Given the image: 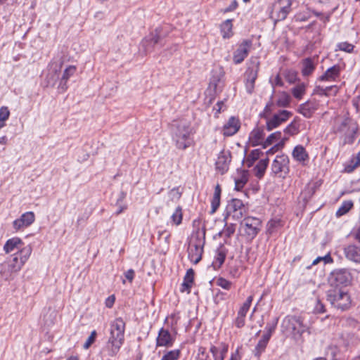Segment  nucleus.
Masks as SVG:
<instances>
[{
	"mask_svg": "<svg viewBox=\"0 0 360 360\" xmlns=\"http://www.w3.org/2000/svg\"><path fill=\"white\" fill-rule=\"evenodd\" d=\"M225 258L226 253L222 250H217L214 259L212 262L214 268L219 269L224 262Z\"/></svg>",
	"mask_w": 360,
	"mask_h": 360,
	"instance_id": "ea45409f",
	"label": "nucleus"
},
{
	"mask_svg": "<svg viewBox=\"0 0 360 360\" xmlns=\"http://www.w3.org/2000/svg\"><path fill=\"white\" fill-rule=\"evenodd\" d=\"M340 67L338 65H333L328 68L321 76L319 77V80L321 82H333L339 77L340 74Z\"/></svg>",
	"mask_w": 360,
	"mask_h": 360,
	"instance_id": "5701e85b",
	"label": "nucleus"
},
{
	"mask_svg": "<svg viewBox=\"0 0 360 360\" xmlns=\"http://www.w3.org/2000/svg\"><path fill=\"white\" fill-rule=\"evenodd\" d=\"M115 298L114 295L109 296L105 300V306L108 308H111L114 304Z\"/></svg>",
	"mask_w": 360,
	"mask_h": 360,
	"instance_id": "338daca9",
	"label": "nucleus"
},
{
	"mask_svg": "<svg viewBox=\"0 0 360 360\" xmlns=\"http://www.w3.org/2000/svg\"><path fill=\"white\" fill-rule=\"evenodd\" d=\"M285 78L290 83H294L296 81L297 73L295 71L290 70L285 74Z\"/></svg>",
	"mask_w": 360,
	"mask_h": 360,
	"instance_id": "bf43d9fd",
	"label": "nucleus"
},
{
	"mask_svg": "<svg viewBox=\"0 0 360 360\" xmlns=\"http://www.w3.org/2000/svg\"><path fill=\"white\" fill-rule=\"evenodd\" d=\"M352 276L347 269H334L328 276L330 288H342L351 283Z\"/></svg>",
	"mask_w": 360,
	"mask_h": 360,
	"instance_id": "0eeeda50",
	"label": "nucleus"
},
{
	"mask_svg": "<svg viewBox=\"0 0 360 360\" xmlns=\"http://www.w3.org/2000/svg\"><path fill=\"white\" fill-rule=\"evenodd\" d=\"M321 261H323L325 264H330L333 262V258L330 254H327L324 257H318L316 259H315L312 262V265H316Z\"/></svg>",
	"mask_w": 360,
	"mask_h": 360,
	"instance_id": "5fc2aeb1",
	"label": "nucleus"
},
{
	"mask_svg": "<svg viewBox=\"0 0 360 360\" xmlns=\"http://www.w3.org/2000/svg\"><path fill=\"white\" fill-rule=\"evenodd\" d=\"M327 300L334 307L345 311L352 304V300L347 291L342 288H330L327 291Z\"/></svg>",
	"mask_w": 360,
	"mask_h": 360,
	"instance_id": "423d86ee",
	"label": "nucleus"
},
{
	"mask_svg": "<svg viewBox=\"0 0 360 360\" xmlns=\"http://www.w3.org/2000/svg\"><path fill=\"white\" fill-rule=\"evenodd\" d=\"M283 132L289 136L297 134L300 132L299 123L294 120L284 129Z\"/></svg>",
	"mask_w": 360,
	"mask_h": 360,
	"instance_id": "e433bc0d",
	"label": "nucleus"
},
{
	"mask_svg": "<svg viewBox=\"0 0 360 360\" xmlns=\"http://www.w3.org/2000/svg\"><path fill=\"white\" fill-rule=\"evenodd\" d=\"M354 203L352 200H345L342 202L340 207L336 212V216L340 217L345 214H347L353 207Z\"/></svg>",
	"mask_w": 360,
	"mask_h": 360,
	"instance_id": "4c0bfd02",
	"label": "nucleus"
},
{
	"mask_svg": "<svg viewBox=\"0 0 360 360\" xmlns=\"http://www.w3.org/2000/svg\"><path fill=\"white\" fill-rule=\"evenodd\" d=\"M240 127L238 119L231 117L223 127V134L225 136H231L238 132Z\"/></svg>",
	"mask_w": 360,
	"mask_h": 360,
	"instance_id": "412c9836",
	"label": "nucleus"
},
{
	"mask_svg": "<svg viewBox=\"0 0 360 360\" xmlns=\"http://www.w3.org/2000/svg\"><path fill=\"white\" fill-rule=\"evenodd\" d=\"M345 257L354 263H360V245H349L343 250Z\"/></svg>",
	"mask_w": 360,
	"mask_h": 360,
	"instance_id": "aec40b11",
	"label": "nucleus"
},
{
	"mask_svg": "<svg viewBox=\"0 0 360 360\" xmlns=\"http://www.w3.org/2000/svg\"><path fill=\"white\" fill-rule=\"evenodd\" d=\"M227 214L235 219H241L246 213V208L240 199L233 198L227 205Z\"/></svg>",
	"mask_w": 360,
	"mask_h": 360,
	"instance_id": "4468645a",
	"label": "nucleus"
},
{
	"mask_svg": "<svg viewBox=\"0 0 360 360\" xmlns=\"http://www.w3.org/2000/svg\"><path fill=\"white\" fill-rule=\"evenodd\" d=\"M10 115V111L8 107L2 106L0 108V120L5 122Z\"/></svg>",
	"mask_w": 360,
	"mask_h": 360,
	"instance_id": "6e6d98bb",
	"label": "nucleus"
},
{
	"mask_svg": "<svg viewBox=\"0 0 360 360\" xmlns=\"http://www.w3.org/2000/svg\"><path fill=\"white\" fill-rule=\"evenodd\" d=\"M337 47L339 50L347 52L352 53L354 50V46L352 44H349L347 41L340 42L338 44Z\"/></svg>",
	"mask_w": 360,
	"mask_h": 360,
	"instance_id": "8fccbe9b",
	"label": "nucleus"
},
{
	"mask_svg": "<svg viewBox=\"0 0 360 360\" xmlns=\"http://www.w3.org/2000/svg\"><path fill=\"white\" fill-rule=\"evenodd\" d=\"M135 272L133 269H129L124 273L126 278L131 283L134 280Z\"/></svg>",
	"mask_w": 360,
	"mask_h": 360,
	"instance_id": "0e129e2a",
	"label": "nucleus"
},
{
	"mask_svg": "<svg viewBox=\"0 0 360 360\" xmlns=\"http://www.w3.org/2000/svg\"><path fill=\"white\" fill-rule=\"evenodd\" d=\"M125 327L126 323L120 317L111 321L110 323L109 337L108 340L124 344Z\"/></svg>",
	"mask_w": 360,
	"mask_h": 360,
	"instance_id": "1a4fd4ad",
	"label": "nucleus"
},
{
	"mask_svg": "<svg viewBox=\"0 0 360 360\" xmlns=\"http://www.w3.org/2000/svg\"><path fill=\"white\" fill-rule=\"evenodd\" d=\"M63 65V61H60L58 63L56 62L52 61L49 64L50 68L54 71L55 72H60L61 67Z\"/></svg>",
	"mask_w": 360,
	"mask_h": 360,
	"instance_id": "052dcab7",
	"label": "nucleus"
},
{
	"mask_svg": "<svg viewBox=\"0 0 360 360\" xmlns=\"http://www.w3.org/2000/svg\"><path fill=\"white\" fill-rule=\"evenodd\" d=\"M193 128L187 121L181 120L172 125V139L179 150H186L193 144Z\"/></svg>",
	"mask_w": 360,
	"mask_h": 360,
	"instance_id": "f03ea898",
	"label": "nucleus"
},
{
	"mask_svg": "<svg viewBox=\"0 0 360 360\" xmlns=\"http://www.w3.org/2000/svg\"><path fill=\"white\" fill-rule=\"evenodd\" d=\"M221 190L220 186L217 184L214 188V195L211 201L212 205V213L216 212L220 205V197H221Z\"/></svg>",
	"mask_w": 360,
	"mask_h": 360,
	"instance_id": "f704fd0d",
	"label": "nucleus"
},
{
	"mask_svg": "<svg viewBox=\"0 0 360 360\" xmlns=\"http://www.w3.org/2000/svg\"><path fill=\"white\" fill-rule=\"evenodd\" d=\"M205 232L200 231L193 233L189 240L188 246V258L196 264L202 259L203 248L205 243Z\"/></svg>",
	"mask_w": 360,
	"mask_h": 360,
	"instance_id": "20e7f679",
	"label": "nucleus"
},
{
	"mask_svg": "<svg viewBox=\"0 0 360 360\" xmlns=\"http://www.w3.org/2000/svg\"><path fill=\"white\" fill-rule=\"evenodd\" d=\"M315 64L310 58H305L302 62V74L303 76H309L312 74L315 70Z\"/></svg>",
	"mask_w": 360,
	"mask_h": 360,
	"instance_id": "2f4dec72",
	"label": "nucleus"
},
{
	"mask_svg": "<svg viewBox=\"0 0 360 360\" xmlns=\"http://www.w3.org/2000/svg\"><path fill=\"white\" fill-rule=\"evenodd\" d=\"M289 163L286 155H277L271 165L272 172L279 177L285 178L290 171Z\"/></svg>",
	"mask_w": 360,
	"mask_h": 360,
	"instance_id": "f8f14e48",
	"label": "nucleus"
},
{
	"mask_svg": "<svg viewBox=\"0 0 360 360\" xmlns=\"http://www.w3.org/2000/svg\"><path fill=\"white\" fill-rule=\"evenodd\" d=\"M267 344L264 341L259 340L255 347V356H259L266 349Z\"/></svg>",
	"mask_w": 360,
	"mask_h": 360,
	"instance_id": "864d4df0",
	"label": "nucleus"
},
{
	"mask_svg": "<svg viewBox=\"0 0 360 360\" xmlns=\"http://www.w3.org/2000/svg\"><path fill=\"white\" fill-rule=\"evenodd\" d=\"M314 310L317 313H323L325 311L324 305L319 300H317V302H316V304L315 306Z\"/></svg>",
	"mask_w": 360,
	"mask_h": 360,
	"instance_id": "69168bd1",
	"label": "nucleus"
},
{
	"mask_svg": "<svg viewBox=\"0 0 360 360\" xmlns=\"http://www.w3.org/2000/svg\"><path fill=\"white\" fill-rule=\"evenodd\" d=\"M198 360H211L207 352L206 348L200 347L198 349L197 356Z\"/></svg>",
	"mask_w": 360,
	"mask_h": 360,
	"instance_id": "3c124183",
	"label": "nucleus"
},
{
	"mask_svg": "<svg viewBox=\"0 0 360 360\" xmlns=\"http://www.w3.org/2000/svg\"><path fill=\"white\" fill-rule=\"evenodd\" d=\"M314 94L325 96H329V94L327 92V89H325V88H323L320 86H316L315 87V89H314Z\"/></svg>",
	"mask_w": 360,
	"mask_h": 360,
	"instance_id": "13d9d810",
	"label": "nucleus"
},
{
	"mask_svg": "<svg viewBox=\"0 0 360 360\" xmlns=\"http://www.w3.org/2000/svg\"><path fill=\"white\" fill-rule=\"evenodd\" d=\"M216 285L225 290H230L232 283L223 277H219L215 281Z\"/></svg>",
	"mask_w": 360,
	"mask_h": 360,
	"instance_id": "a18cd8bd",
	"label": "nucleus"
},
{
	"mask_svg": "<svg viewBox=\"0 0 360 360\" xmlns=\"http://www.w3.org/2000/svg\"><path fill=\"white\" fill-rule=\"evenodd\" d=\"M268 164H269L268 158L260 160L258 162V163L254 168L255 174L257 177L260 179L264 176L266 169L268 166Z\"/></svg>",
	"mask_w": 360,
	"mask_h": 360,
	"instance_id": "72a5a7b5",
	"label": "nucleus"
},
{
	"mask_svg": "<svg viewBox=\"0 0 360 360\" xmlns=\"http://www.w3.org/2000/svg\"><path fill=\"white\" fill-rule=\"evenodd\" d=\"M232 28L231 20H226L221 23L220 29L223 38L229 39L233 35Z\"/></svg>",
	"mask_w": 360,
	"mask_h": 360,
	"instance_id": "473e14b6",
	"label": "nucleus"
},
{
	"mask_svg": "<svg viewBox=\"0 0 360 360\" xmlns=\"http://www.w3.org/2000/svg\"><path fill=\"white\" fill-rule=\"evenodd\" d=\"M236 225L235 224H227L226 223L225 226L221 232V234L227 238H230L236 231Z\"/></svg>",
	"mask_w": 360,
	"mask_h": 360,
	"instance_id": "49530a36",
	"label": "nucleus"
},
{
	"mask_svg": "<svg viewBox=\"0 0 360 360\" xmlns=\"http://www.w3.org/2000/svg\"><path fill=\"white\" fill-rule=\"evenodd\" d=\"M97 333L96 330H93L88 339L84 342L83 347L85 349H87L90 347V346L95 342Z\"/></svg>",
	"mask_w": 360,
	"mask_h": 360,
	"instance_id": "603ef678",
	"label": "nucleus"
},
{
	"mask_svg": "<svg viewBox=\"0 0 360 360\" xmlns=\"http://www.w3.org/2000/svg\"><path fill=\"white\" fill-rule=\"evenodd\" d=\"M292 156L295 160L303 165H304V162L309 160V155L307 152L301 145H297L294 148L292 152Z\"/></svg>",
	"mask_w": 360,
	"mask_h": 360,
	"instance_id": "393cba45",
	"label": "nucleus"
},
{
	"mask_svg": "<svg viewBox=\"0 0 360 360\" xmlns=\"http://www.w3.org/2000/svg\"><path fill=\"white\" fill-rule=\"evenodd\" d=\"M183 218V214H182V209L180 206H178L174 212L171 216V220L172 222V224L175 226H179L181 224Z\"/></svg>",
	"mask_w": 360,
	"mask_h": 360,
	"instance_id": "79ce46f5",
	"label": "nucleus"
},
{
	"mask_svg": "<svg viewBox=\"0 0 360 360\" xmlns=\"http://www.w3.org/2000/svg\"><path fill=\"white\" fill-rule=\"evenodd\" d=\"M25 244L22 242V240L18 238V237H13L12 238L8 239L6 243L4 245V252L8 254L10 253L15 250H21L22 248H25Z\"/></svg>",
	"mask_w": 360,
	"mask_h": 360,
	"instance_id": "b1692460",
	"label": "nucleus"
},
{
	"mask_svg": "<svg viewBox=\"0 0 360 360\" xmlns=\"http://www.w3.org/2000/svg\"><path fill=\"white\" fill-rule=\"evenodd\" d=\"M315 193V186L313 184H308L302 192L304 199L307 200Z\"/></svg>",
	"mask_w": 360,
	"mask_h": 360,
	"instance_id": "de8ad7c7",
	"label": "nucleus"
},
{
	"mask_svg": "<svg viewBox=\"0 0 360 360\" xmlns=\"http://www.w3.org/2000/svg\"><path fill=\"white\" fill-rule=\"evenodd\" d=\"M276 103H275L272 100L268 101L264 108L262 112L259 113V117L262 119H266V117L276 114Z\"/></svg>",
	"mask_w": 360,
	"mask_h": 360,
	"instance_id": "c756f323",
	"label": "nucleus"
},
{
	"mask_svg": "<svg viewBox=\"0 0 360 360\" xmlns=\"http://www.w3.org/2000/svg\"><path fill=\"white\" fill-rule=\"evenodd\" d=\"M262 227V221L259 218L245 217L240 223V231L248 240H253Z\"/></svg>",
	"mask_w": 360,
	"mask_h": 360,
	"instance_id": "6e6552de",
	"label": "nucleus"
},
{
	"mask_svg": "<svg viewBox=\"0 0 360 360\" xmlns=\"http://www.w3.org/2000/svg\"><path fill=\"white\" fill-rule=\"evenodd\" d=\"M262 154V152L260 149H255L252 150L246 158L247 167H252L254 162L259 158Z\"/></svg>",
	"mask_w": 360,
	"mask_h": 360,
	"instance_id": "58836bf2",
	"label": "nucleus"
},
{
	"mask_svg": "<svg viewBox=\"0 0 360 360\" xmlns=\"http://www.w3.org/2000/svg\"><path fill=\"white\" fill-rule=\"evenodd\" d=\"M180 351L179 349L172 350L165 354L161 360H177Z\"/></svg>",
	"mask_w": 360,
	"mask_h": 360,
	"instance_id": "09e8293b",
	"label": "nucleus"
},
{
	"mask_svg": "<svg viewBox=\"0 0 360 360\" xmlns=\"http://www.w3.org/2000/svg\"><path fill=\"white\" fill-rule=\"evenodd\" d=\"M224 72L221 70H214L212 72L209 87L207 90V92L212 96L210 100V103L214 100L216 95L222 91L224 88V82L222 79L224 78Z\"/></svg>",
	"mask_w": 360,
	"mask_h": 360,
	"instance_id": "9b49d317",
	"label": "nucleus"
},
{
	"mask_svg": "<svg viewBox=\"0 0 360 360\" xmlns=\"http://www.w3.org/2000/svg\"><path fill=\"white\" fill-rule=\"evenodd\" d=\"M220 349H219L216 346L212 345L210 348V352L212 353V356L214 360L218 359V353L219 352Z\"/></svg>",
	"mask_w": 360,
	"mask_h": 360,
	"instance_id": "e2e57ef3",
	"label": "nucleus"
},
{
	"mask_svg": "<svg viewBox=\"0 0 360 360\" xmlns=\"http://www.w3.org/2000/svg\"><path fill=\"white\" fill-rule=\"evenodd\" d=\"M288 139V137H282V133L281 131H275L272 134H271L264 141L263 144V148H266L268 146L272 145L273 143L281 141L282 143V145L284 144L285 141Z\"/></svg>",
	"mask_w": 360,
	"mask_h": 360,
	"instance_id": "bb28decb",
	"label": "nucleus"
},
{
	"mask_svg": "<svg viewBox=\"0 0 360 360\" xmlns=\"http://www.w3.org/2000/svg\"><path fill=\"white\" fill-rule=\"evenodd\" d=\"M229 346L227 344L221 342L220 350H219V356L218 355V359L224 360V358L226 355V353L228 352Z\"/></svg>",
	"mask_w": 360,
	"mask_h": 360,
	"instance_id": "4d7b16f0",
	"label": "nucleus"
},
{
	"mask_svg": "<svg viewBox=\"0 0 360 360\" xmlns=\"http://www.w3.org/2000/svg\"><path fill=\"white\" fill-rule=\"evenodd\" d=\"M231 155L229 150H222L218 155L215 167L217 171L220 174H224L229 169V164L231 162Z\"/></svg>",
	"mask_w": 360,
	"mask_h": 360,
	"instance_id": "dca6fc26",
	"label": "nucleus"
},
{
	"mask_svg": "<svg viewBox=\"0 0 360 360\" xmlns=\"http://www.w3.org/2000/svg\"><path fill=\"white\" fill-rule=\"evenodd\" d=\"M265 133L262 127H257L252 129L249 134V143L252 146L262 145L263 146Z\"/></svg>",
	"mask_w": 360,
	"mask_h": 360,
	"instance_id": "6ab92c4d",
	"label": "nucleus"
},
{
	"mask_svg": "<svg viewBox=\"0 0 360 360\" xmlns=\"http://www.w3.org/2000/svg\"><path fill=\"white\" fill-rule=\"evenodd\" d=\"M32 252L31 245H26L25 248L19 250L16 253L7 258L0 265V274L6 281L13 280L15 274L19 272Z\"/></svg>",
	"mask_w": 360,
	"mask_h": 360,
	"instance_id": "f257e3e1",
	"label": "nucleus"
},
{
	"mask_svg": "<svg viewBox=\"0 0 360 360\" xmlns=\"http://www.w3.org/2000/svg\"><path fill=\"white\" fill-rule=\"evenodd\" d=\"M122 345V343L108 340L101 351L102 360H111V358L115 357Z\"/></svg>",
	"mask_w": 360,
	"mask_h": 360,
	"instance_id": "2eb2a0df",
	"label": "nucleus"
},
{
	"mask_svg": "<svg viewBox=\"0 0 360 360\" xmlns=\"http://www.w3.org/2000/svg\"><path fill=\"white\" fill-rule=\"evenodd\" d=\"M77 71V67L75 65H69L67 67L64 72L63 77L61 78L59 86L60 89H62L63 91L67 90L68 86H67V82L69 79L70 77H72Z\"/></svg>",
	"mask_w": 360,
	"mask_h": 360,
	"instance_id": "cd10ccee",
	"label": "nucleus"
},
{
	"mask_svg": "<svg viewBox=\"0 0 360 360\" xmlns=\"http://www.w3.org/2000/svg\"><path fill=\"white\" fill-rule=\"evenodd\" d=\"M173 338L170 333L164 328H161L156 340L157 347H170L173 344Z\"/></svg>",
	"mask_w": 360,
	"mask_h": 360,
	"instance_id": "4be33fe9",
	"label": "nucleus"
},
{
	"mask_svg": "<svg viewBox=\"0 0 360 360\" xmlns=\"http://www.w3.org/2000/svg\"><path fill=\"white\" fill-rule=\"evenodd\" d=\"M317 109L316 104L314 103H311L310 101H307L304 103H302L299 107V112L304 117L307 118H309L312 116L314 112Z\"/></svg>",
	"mask_w": 360,
	"mask_h": 360,
	"instance_id": "c85d7f7f",
	"label": "nucleus"
},
{
	"mask_svg": "<svg viewBox=\"0 0 360 360\" xmlns=\"http://www.w3.org/2000/svg\"><path fill=\"white\" fill-rule=\"evenodd\" d=\"M245 316H240L238 314V316L235 321V324H236V327L238 328H242L245 325Z\"/></svg>",
	"mask_w": 360,
	"mask_h": 360,
	"instance_id": "680f3d73",
	"label": "nucleus"
},
{
	"mask_svg": "<svg viewBox=\"0 0 360 360\" xmlns=\"http://www.w3.org/2000/svg\"><path fill=\"white\" fill-rule=\"evenodd\" d=\"M357 131V125L349 118L338 121L334 126V132L342 135V145L352 144L356 138Z\"/></svg>",
	"mask_w": 360,
	"mask_h": 360,
	"instance_id": "39448f33",
	"label": "nucleus"
},
{
	"mask_svg": "<svg viewBox=\"0 0 360 360\" xmlns=\"http://www.w3.org/2000/svg\"><path fill=\"white\" fill-rule=\"evenodd\" d=\"M252 44L250 40L243 41L233 53V60L235 64H240L244 60L249 53Z\"/></svg>",
	"mask_w": 360,
	"mask_h": 360,
	"instance_id": "f3484780",
	"label": "nucleus"
},
{
	"mask_svg": "<svg viewBox=\"0 0 360 360\" xmlns=\"http://www.w3.org/2000/svg\"><path fill=\"white\" fill-rule=\"evenodd\" d=\"M290 101L291 98L290 95L287 92L283 91L278 95L276 103L280 108H286L289 106Z\"/></svg>",
	"mask_w": 360,
	"mask_h": 360,
	"instance_id": "c9c22d12",
	"label": "nucleus"
},
{
	"mask_svg": "<svg viewBox=\"0 0 360 360\" xmlns=\"http://www.w3.org/2000/svg\"><path fill=\"white\" fill-rule=\"evenodd\" d=\"M252 300H253V296L250 295L247 298L246 301L243 304V305L239 309V310L238 311V314H239V316H246V314L250 309V307Z\"/></svg>",
	"mask_w": 360,
	"mask_h": 360,
	"instance_id": "37998d69",
	"label": "nucleus"
},
{
	"mask_svg": "<svg viewBox=\"0 0 360 360\" xmlns=\"http://www.w3.org/2000/svg\"><path fill=\"white\" fill-rule=\"evenodd\" d=\"M279 3L282 4V7L278 16L281 20H285L291 10L292 0H280Z\"/></svg>",
	"mask_w": 360,
	"mask_h": 360,
	"instance_id": "7c9ffc66",
	"label": "nucleus"
},
{
	"mask_svg": "<svg viewBox=\"0 0 360 360\" xmlns=\"http://www.w3.org/2000/svg\"><path fill=\"white\" fill-rule=\"evenodd\" d=\"M306 85L301 83L293 87L291 90L292 94L297 99H301L305 94Z\"/></svg>",
	"mask_w": 360,
	"mask_h": 360,
	"instance_id": "a19ab883",
	"label": "nucleus"
},
{
	"mask_svg": "<svg viewBox=\"0 0 360 360\" xmlns=\"http://www.w3.org/2000/svg\"><path fill=\"white\" fill-rule=\"evenodd\" d=\"M292 115V113L287 110H279L276 111V114L269 117H267L266 119L264 120L266 129L268 131H271L278 128L282 124L286 122Z\"/></svg>",
	"mask_w": 360,
	"mask_h": 360,
	"instance_id": "9d476101",
	"label": "nucleus"
},
{
	"mask_svg": "<svg viewBox=\"0 0 360 360\" xmlns=\"http://www.w3.org/2000/svg\"><path fill=\"white\" fill-rule=\"evenodd\" d=\"M282 331L287 335H291L294 339H297L307 331L308 326L303 322L300 316L288 315L282 321Z\"/></svg>",
	"mask_w": 360,
	"mask_h": 360,
	"instance_id": "7ed1b4c3",
	"label": "nucleus"
},
{
	"mask_svg": "<svg viewBox=\"0 0 360 360\" xmlns=\"http://www.w3.org/2000/svg\"><path fill=\"white\" fill-rule=\"evenodd\" d=\"M194 281V271L193 269H189L187 270L186 274L184 278V282L181 284V292H187V293H190L191 288L193 285Z\"/></svg>",
	"mask_w": 360,
	"mask_h": 360,
	"instance_id": "a878e982",
	"label": "nucleus"
},
{
	"mask_svg": "<svg viewBox=\"0 0 360 360\" xmlns=\"http://www.w3.org/2000/svg\"><path fill=\"white\" fill-rule=\"evenodd\" d=\"M182 192L180 187H175L168 193V197L172 202H177L181 197Z\"/></svg>",
	"mask_w": 360,
	"mask_h": 360,
	"instance_id": "c03bdc74",
	"label": "nucleus"
},
{
	"mask_svg": "<svg viewBox=\"0 0 360 360\" xmlns=\"http://www.w3.org/2000/svg\"><path fill=\"white\" fill-rule=\"evenodd\" d=\"M35 219V216L32 212H27L22 214L19 219L13 222V229L15 231L20 230L25 227L30 226Z\"/></svg>",
	"mask_w": 360,
	"mask_h": 360,
	"instance_id": "a211bd4d",
	"label": "nucleus"
},
{
	"mask_svg": "<svg viewBox=\"0 0 360 360\" xmlns=\"http://www.w3.org/2000/svg\"><path fill=\"white\" fill-rule=\"evenodd\" d=\"M259 69V62H252L245 73V89L249 94L254 91L255 80L257 78L258 71Z\"/></svg>",
	"mask_w": 360,
	"mask_h": 360,
	"instance_id": "ddd939ff",
	"label": "nucleus"
},
{
	"mask_svg": "<svg viewBox=\"0 0 360 360\" xmlns=\"http://www.w3.org/2000/svg\"><path fill=\"white\" fill-rule=\"evenodd\" d=\"M240 347H238L235 352L232 353L229 360H240L241 356L239 354Z\"/></svg>",
	"mask_w": 360,
	"mask_h": 360,
	"instance_id": "774afa93",
	"label": "nucleus"
}]
</instances>
